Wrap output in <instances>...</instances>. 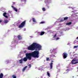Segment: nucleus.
Masks as SVG:
<instances>
[{
    "instance_id": "f257e3e1",
    "label": "nucleus",
    "mask_w": 78,
    "mask_h": 78,
    "mask_svg": "<svg viewBox=\"0 0 78 78\" xmlns=\"http://www.w3.org/2000/svg\"><path fill=\"white\" fill-rule=\"evenodd\" d=\"M39 51H34L32 53H27L26 54V57L23 58V60L24 62L27 61L28 60H31V57L38 58L39 57Z\"/></svg>"
},
{
    "instance_id": "f03ea898",
    "label": "nucleus",
    "mask_w": 78,
    "mask_h": 78,
    "mask_svg": "<svg viewBox=\"0 0 78 78\" xmlns=\"http://www.w3.org/2000/svg\"><path fill=\"white\" fill-rule=\"evenodd\" d=\"M42 46L40 44H38L37 43H33V44L27 47L28 50L33 51L36 48H38V50H41Z\"/></svg>"
},
{
    "instance_id": "7ed1b4c3",
    "label": "nucleus",
    "mask_w": 78,
    "mask_h": 78,
    "mask_svg": "<svg viewBox=\"0 0 78 78\" xmlns=\"http://www.w3.org/2000/svg\"><path fill=\"white\" fill-rule=\"evenodd\" d=\"M26 24V21H24L23 22H22L21 23V24L18 27L19 28H23V27H25Z\"/></svg>"
},
{
    "instance_id": "20e7f679",
    "label": "nucleus",
    "mask_w": 78,
    "mask_h": 78,
    "mask_svg": "<svg viewBox=\"0 0 78 78\" xmlns=\"http://www.w3.org/2000/svg\"><path fill=\"white\" fill-rule=\"evenodd\" d=\"M63 59H66L68 55L67 53H64L62 54Z\"/></svg>"
},
{
    "instance_id": "39448f33",
    "label": "nucleus",
    "mask_w": 78,
    "mask_h": 78,
    "mask_svg": "<svg viewBox=\"0 0 78 78\" xmlns=\"http://www.w3.org/2000/svg\"><path fill=\"white\" fill-rule=\"evenodd\" d=\"M53 60L51 61V63H50V69H53Z\"/></svg>"
},
{
    "instance_id": "423d86ee",
    "label": "nucleus",
    "mask_w": 78,
    "mask_h": 78,
    "mask_svg": "<svg viewBox=\"0 0 78 78\" xmlns=\"http://www.w3.org/2000/svg\"><path fill=\"white\" fill-rule=\"evenodd\" d=\"M17 37L18 40H21L22 39V36L20 35H18V36H17Z\"/></svg>"
},
{
    "instance_id": "0eeeda50",
    "label": "nucleus",
    "mask_w": 78,
    "mask_h": 78,
    "mask_svg": "<svg viewBox=\"0 0 78 78\" xmlns=\"http://www.w3.org/2000/svg\"><path fill=\"white\" fill-rule=\"evenodd\" d=\"M32 20L33 22H34V23H37L36 20L34 18H32Z\"/></svg>"
},
{
    "instance_id": "6e6552de",
    "label": "nucleus",
    "mask_w": 78,
    "mask_h": 78,
    "mask_svg": "<svg viewBox=\"0 0 78 78\" xmlns=\"http://www.w3.org/2000/svg\"><path fill=\"white\" fill-rule=\"evenodd\" d=\"M23 58H22L19 60V63H20V64H22V63H23Z\"/></svg>"
},
{
    "instance_id": "1a4fd4ad",
    "label": "nucleus",
    "mask_w": 78,
    "mask_h": 78,
    "mask_svg": "<svg viewBox=\"0 0 78 78\" xmlns=\"http://www.w3.org/2000/svg\"><path fill=\"white\" fill-rule=\"evenodd\" d=\"M9 22V21L8 20H7V19L5 20H4V23H8Z\"/></svg>"
},
{
    "instance_id": "9d476101",
    "label": "nucleus",
    "mask_w": 78,
    "mask_h": 78,
    "mask_svg": "<svg viewBox=\"0 0 78 78\" xmlns=\"http://www.w3.org/2000/svg\"><path fill=\"white\" fill-rule=\"evenodd\" d=\"M3 73H1L0 74V78H3Z\"/></svg>"
},
{
    "instance_id": "9b49d317",
    "label": "nucleus",
    "mask_w": 78,
    "mask_h": 78,
    "mask_svg": "<svg viewBox=\"0 0 78 78\" xmlns=\"http://www.w3.org/2000/svg\"><path fill=\"white\" fill-rule=\"evenodd\" d=\"M72 24V22H70L69 23H67L66 24V25H71Z\"/></svg>"
},
{
    "instance_id": "f8f14e48",
    "label": "nucleus",
    "mask_w": 78,
    "mask_h": 78,
    "mask_svg": "<svg viewBox=\"0 0 78 78\" xmlns=\"http://www.w3.org/2000/svg\"><path fill=\"white\" fill-rule=\"evenodd\" d=\"M27 66H25L22 69V71L23 72H24V71H25V69H26V68H27Z\"/></svg>"
},
{
    "instance_id": "ddd939ff",
    "label": "nucleus",
    "mask_w": 78,
    "mask_h": 78,
    "mask_svg": "<svg viewBox=\"0 0 78 78\" xmlns=\"http://www.w3.org/2000/svg\"><path fill=\"white\" fill-rule=\"evenodd\" d=\"M44 34H45V32L42 31L41 32L40 34V36H42V35Z\"/></svg>"
},
{
    "instance_id": "4468645a",
    "label": "nucleus",
    "mask_w": 78,
    "mask_h": 78,
    "mask_svg": "<svg viewBox=\"0 0 78 78\" xmlns=\"http://www.w3.org/2000/svg\"><path fill=\"white\" fill-rule=\"evenodd\" d=\"M68 18H69L67 17H65L64 18V20H67V19H68Z\"/></svg>"
},
{
    "instance_id": "2eb2a0df",
    "label": "nucleus",
    "mask_w": 78,
    "mask_h": 78,
    "mask_svg": "<svg viewBox=\"0 0 78 78\" xmlns=\"http://www.w3.org/2000/svg\"><path fill=\"white\" fill-rule=\"evenodd\" d=\"M46 61H50V59H49L47 57L46 58Z\"/></svg>"
},
{
    "instance_id": "dca6fc26",
    "label": "nucleus",
    "mask_w": 78,
    "mask_h": 78,
    "mask_svg": "<svg viewBox=\"0 0 78 78\" xmlns=\"http://www.w3.org/2000/svg\"><path fill=\"white\" fill-rule=\"evenodd\" d=\"M12 77L13 78H16V76L15 75H12Z\"/></svg>"
},
{
    "instance_id": "f3484780",
    "label": "nucleus",
    "mask_w": 78,
    "mask_h": 78,
    "mask_svg": "<svg viewBox=\"0 0 78 78\" xmlns=\"http://www.w3.org/2000/svg\"><path fill=\"white\" fill-rule=\"evenodd\" d=\"M14 9L16 12H17V8L15 7L14 8Z\"/></svg>"
},
{
    "instance_id": "a211bd4d",
    "label": "nucleus",
    "mask_w": 78,
    "mask_h": 78,
    "mask_svg": "<svg viewBox=\"0 0 78 78\" xmlns=\"http://www.w3.org/2000/svg\"><path fill=\"white\" fill-rule=\"evenodd\" d=\"M5 15H6V12H5L3 13V16L5 17Z\"/></svg>"
},
{
    "instance_id": "6ab92c4d",
    "label": "nucleus",
    "mask_w": 78,
    "mask_h": 78,
    "mask_svg": "<svg viewBox=\"0 0 78 78\" xmlns=\"http://www.w3.org/2000/svg\"><path fill=\"white\" fill-rule=\"evenodd\" d=\"M40 23L41 24H43L44 23H45V22L44 21L41 22Z\"/></svg>"
},
{
    "instance_id": "aec40b11",
    "label": "nucleus",
    "mask_w": 78,
    "mask_h": 78,
    "mask_svg": "<svg viewBox=\"0 0 78 78\" xmlns=\"http://www.w3.org/2000/svg\"><path fill=\"white\" fill-rule=\"evenodd\" d=\"M55 56V55H54L53 54H52L50 55V57H54Z\"/></svg>"
},
{
    "instance_id": "412c9836",
    "label": "nucleus",
    "mask_w": 78,
    "mask_h": 78,
    "mask_svg": "<svg viewBox=\"0 0 78 78\" xmlns=\"http://www.w3.org/2000/svg\"><path fill=\"white\" fill-rule=\"evenodd\" d=\"M47 74L48 76L50 77V73H48V72H47Z\"/></svg>"
},
{
    "instance_id": "4be33fe9",
    "label": "nucleus",
    "mask_w": 78,
    "mask_h": 78,
    "mask_svg": "<svg viewBox=\"0 0 78 78\" xmlns=\"http://www.w3.org/2000/svg\"><path fill=\"white\" fill-rule=\"evenodd\" d=\"M42 10L43 11H45V9L44 8H42Z\"/></svg>"
},
{
    "instance_id": "5701e85b",
    "label": "nucleus",
    "mask_w": 78,
    "mask_h": 78,
    "mask_svg": "<svg viewBox=\"0 0 78 78\" xmlns=\"http://www.w3.org/2000/svg\"><path fill=\"white\" fill-rule=\"evenodd\" d=\"M56 37V34H55L54 35V37Z\"/></svg>"
},
{
    "instance_id": "b1692460",
    "label": "nucleus",
    "mask_w": 78,
    "mask_h": 78,
    "mask_svg": "<svg viewBox=\"0 0 78 78\" xmlns=\"http://www.w3.org/2000/svg\"><path fill=\"white\" fill-rule=\"evenodd\" d=\"M64 20H60V22H64Z\"/></svg>"
},
{
    "instance_id": "393cba45",
    "label": "nucleus",
    "mask_w": 78,
    "mask_h": 78,
    "mask_svg": "<svg viewBox=\"0 0 78 78\" xmlns=\"http://www.w3.org/2000/svg\"><path fill=\"white\" fill-rule=\"evenodd\" d=\"M77 47H78V46H74V48H77Z\"/></svg>"
},
{
    "instance_id": "a878e982",
    "label": "nucleus",
    "mask_w": 78,
    "mask_h": 78,
    "mask_svg": "<svg viewBox=\"0 0 78 78\" xmlns=\"http://www.w3.org/2000/svg\"><path fill=\"white\" fill-rule=\"evenodd\" d=\"M29 68H31V65H29Z\"/></svg>"
},
{
    "instance_id": "bb28decb",
    "label": "nucleus",
    "mask_w": 78,
    "mask_h": 78,
    "mask_svg": "<svg viewBox=\"0 0 78 78\" xmlns=\"http://www.w3.org/2000/svg\"><path fill=\"white\" fill-rule=\"evenodd\" d=\"M4 17H5L6 18H8V16H5Z\"/></svg>"
},
{
    "instance_id": "cd10ccee",
    "label": "nucleus",
    "mask_w": 78,
    "mask_h": 78,
    "mask_svg": "<svg viewBox=\"0 0 78 78\" xmlns=\"http://www.w3.org/2000/svg\"><path fill=\"white\" fill-rule=\"evenodd\" d=\"M59 39V38L57 37V38H56V40H58V39Z\"/></svg>"
},
{
    "instance_id": "c85d7f7f",
    "label": "nucleus",
    "mask_w": 78,
    "mask_h": 78,
    "mask_svg": "<svg viewBox=\"0 0 78 78\" xmlns=\"http://www.w3.org/2000/svg\"><path fill=\"white\" fill-rule=\"evenodd\" d=\"M2 21L1 20H0V23H2Z\"/></svg>"
},
{
    "instance_id": "c756f323",
    "label": "nucleus",
    "mask_w": 78,
    "mask_h": 78,
    "mask_svg": "<svg viewBox=\"0 0 78 78\" xmlns=\"http://www.w3.org/2000/svg\"><path fill=\"white\" fill-rule=\"evenodd\" d=\"M66 70L67 71H70V70H69V69H67Z\"/></svg>"
},
{
    "instance_id": "7c9ffc66",
    "label": "nucleus",
    "mask_w": 78,
    "mask_h": 78,
    "mask_svg": "<svg viewBox=\"0 0 78 78\" xmlns=\"http://www.w3.org/2000/svg\"><path fill=\"white\" fill-rule=\"evenodd\" d=\"M12 8H13V9H14V8H15V7H14V6H12Z\"/></svg>"
},
{
    "instance_id": "2f4dec72",
    "label": "nucleus",
    "mask_w": 78,
    "mask_h": 78,
    "mask_svg": "<svg viewBox=\"0 0 78 78\" xmlns=\"http://www.w3.org/2000/svg\"><path fill=\"white\" fill-rule=\"evenodd\" d=\"M76 39H78V37L76 38Z\"/></svg>"
}]
</instances>
